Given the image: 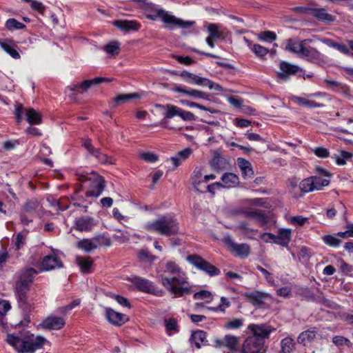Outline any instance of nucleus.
I'll return each instance as SVG.
<instances>
[{"mask_svg": "<svg viewBox=\"0 0 353 353\" xmlns=\"http://www.w3.org/2000/svg\"><path fill=\"white\" fill-rule=\"evenodd\" d=\"M237 164L241 169V174L243 179H250L254 176V170L251 163L244 158L239 157L237 159Z\"/></svg>", "mask_w": 353, "mask_h": 353, "instance_id": "nucleus-27", "label": "nucleus"}, {"mask_svg": "<svg viewBox=\"0 0 353 353\" xmlns=\"http://www.w3.org/2000/svg\"><path fill=\"white\" fill-rule=\"evenodd\" d=\"M313 152L319 158L325 159L330 157L329 150L324 147H316L313 150Z\"/></svg>", "mask_w": 353, "mask_h": 353, "instance_id": "nucleus-62", "label": "nucleus"}, {"mask_svg": "<svg viewBox=\"0 0 353 353\" xmlns=\"http://www.w3.org/2000/svg\"><path fill=\"white\" fill-rule=\"evenodd\" d=\"M39 207V202L35 199H27L19 214L21 223L28 226L33 221V218Z\"/></svg>", "mask_w": 353, "mask_h": 353, "instance_id": "nucleus-11", "label": "nucleus"}, {"mask_svg": "<svg viewBox=\"0 0 353 353\" xmlns=\"http://www.w3.org/2000/svg\"><path fill=\"white\" fill-rule=\"evenodd\" d=\"M280 353H290L295 348V342L290 336H287L281 341Z\"/></svg>", "mask_w": 353, "mask_h": 353, "instance_id": "nucleus-38", "label": "nucleus"}, {"mask_svg": "<svg viewBox=\"0 0 353 353\" xmlns=\"http://www.w3.org/2000/svg\"><path fill=\"white\" fill-rule=\"evenodd\" d=\"M277 38V36L274 32L266 30L264 32H261L259 34V39L261 41L272 42L275 41Z\"/></svg>", "mask_w": 353, "mask_h": 353, "instance_id": "nucleus-52", "label": "nucleus"}, {"mask_svg": "<svg viewBox=\"0 0 353 353\" xmlns=\"http://www.w3.org/2000/svg\"><path fill=\"white\" fill-rule=\"evenodd\" d=\"M26 244V236L22 232L17 234L14 239V247L16 250H19Z\"/></svg>", "mask_w": 353, "mask_h": 353, "instance_id": "nucleus-58", "label": "nucleus"}, {"mask_svg": "<svg viewBox=\"0 0 353 353\" xmlns=\"http://www.w3.org/2000/svg\"><path fill=\"white\" fill-rule=\"evenodd\" d=\"M140 157L145 161L148 163H155L159 160V156L154 152H144L141 153Z\"/></svg>", "mask_w": 353, "mask_h": 353, "instance_id": "nucleus-56", "label": "nucleus"}, {"mask_svg": "<svg viewBox=\"0 0 353 353\" xmlns=\"http://www.w3.org/2000/svg\"><path fill=\"white\" fill-rule=\"evenodd\" d=\"M316 330L315 327H312L299 334L297 338V342L303 345L305 342H311L316 338Z\"/></svg>", "mask_w": 353, "mask_h": 353, "instance_id": "nucleus-34", "label": "nucleus"}, {"mask_svg": "<svg viewBox=\"0 0 353 353\" xmlns=\"http://www.w3.org/2000/svg\"><path fill=\"white\" fill-rule=\"evenodd\" d=\"M312 179L314 181L315 190H316L323 189V187L328 185L330 183V179H323L320 176H315L312 177Z\"/></svg>", "mask_w": 353, "mask_h": 353, "instance_id": "nucleus-50", "label": "nucleus"}, {"mask_svg": "<svg viewBox=\"0 0 353 353\" xmlns=\"http://www.w3.org/2000/svg\"><path fill=\"white\" fill-rule=\"evenodd\" d=\"M261 237L265 242H269L271 240L276 245L288 248L292 240V230L290 228H279L276 235L270 232H265L261 234Z\"/></svg>", "mask_w": 353, "mask_h": 353, "instance_id": "nucleus-10", "label": "nucleus"}, {"mask_svg": "<svg viewBox=\"0 0 353 353\" xmlns=\"http://www.w3.org/2000/svg\"><path fill=\"white\" fill-rule=\"evenodd\" d=\"M280 70L281 72L278 74V76L281 78H284L287 75L297 73L299 70V68L288 62L281 61L280 63Z\"/></svg>", "mask_w": 353, "mask_h": 353, "instance_id": "nucleus-32", "label": "nucleus"}, {"mask_svg": "<svg viewBox=\"0 0 353 353\" xmlns=\"http://www.w3.org/2000/svg\"><path fill=\"white\" fill-rule=\"evenodd\" d=\"M75 263L79 268V270L84 274H91L93 270L94 260L90 256H76Z\"/></svg>", "mask_w": 353, "mask_h": 353, "instance_id": "nucleus-25", "label": "nucleus"}, {"mask_svg": "<svg viewBox=\"0 0 353 353\" xmlns=\"http://www.w3.org/2000/svg\"><path fill=\"white\" fill-rule=\"evenodd\" d=\"M180 76L186 83L192 85H203L204 80L205 78L199 77L193 73H190L188 71H183Z\"/></svg>", "mask_w": 353, "mask_h": 353, "instance_id": "nucleus-33", "label": "nucleus"}, {"mask_svg": "<svg viewBox=\"0 0 353 353\" xmlns=\"http://www.w3.org/2000/svg\"><path fill=\"white\" fill-rule=\"evenodd\" d=\"M193 298L195 300H205L210 302L212 300V294L208 290H201L194 294Z\"/></svg>", "mask_w": 353, "mask_h": 353, "instance_id": "nucleus-55", "label": "nucleus"}, {"mask_svg": "<svg viewBox=\"0 0 353 353\" xmlns=\"http://www.w3.org/2000/svg\"><path fill=\"white\" fill-rule=\"evenodd\" d=\"M94 225L93 218L88 216L80 217L75 221V228L79 231H90Z\"/></svg>", "mask_w": 353, "mask_h": 353, "instance_id": "nucleus-30", "label": "nucleus"}, {"mask_svg": "<svg viewBox=\"0 0 353 353\" xmlns=\"http://www.w3.org/2000/svg\"><path fill=\"white\" fill-rule=\"evenodd\" d=\"M1 48L14 59H20L21 56L17 51V44L12 39H6L4 41H0Z\"/></svg>", "mask_w": 353, "mask_h": 353, "instance_id": "nucleus-26", "label": "nucleus"}, {"mask_svg": "<svg viewBox=\"0 0 353 353\" xmlns=\"http://www.w3.org/2000/svg\"><path fill=\"white\" fill-rule=\"evenodd\" d=\"M104 51L109 54H118L120 50V45L118 41H111L104 46Z\"/></svg>", "mask_w": 353, "mask_h": 353, "instance_id": "nucleus-49", "label": "nucleus"}, {"mask_svg": "<svg viewBox=\"0 0 353 353\" xmlns=\"http://www.w3.org/2000/svg\"><path fill=\"white\" fill-rule=\"evenodd\" d=\"M41 326L47 330H59L64 327L65 321L63 317L57 316H49L41 323Z\"/></svg>", "mask_w": 353, "mask_h": 353, "instance_id": "nucleus-24", "label": "nucleus"}, {"mask_svg": "<svg viewBox=\"0 0 353 353\" xmlns=\"http://www.w3.org/2000/svg\"><path fill=\"white\" fill-rule=\"evenodd\" d=\"M165 107L167 111L165 114V118L171 119L175 116H179V108L172 104H167Z\"/></svg>", "mask_w": 353, "mask_h": 353, "instance_id": "nucleus-54", "label": "nucleus"}, {"mask_svg": "<svg viewBox=\"0 0 353 353\" xmlns=\"http://www.w3.org/2000/svg\"><path fill=\"white\" fill-rule=\"evenodd\" d=\"M137 3L139 8L143 10L148 19L156 21L157 19L168 26H178L183 28L191 27L194 23L191 21H183L170 14L169 12L159 7V6L148 0H133Z\"/></svg>", "mask_w": 353, "mask_h": 353, "instance_id": "nucleus-2", "label": "nucleus"}, {"mask_svg": "<svg viewBox=\"0 0 353 353\" xmlns=\"http://www.w3.org/2000/svg\"><path fill=\"white\" fill-rule=\"evenodd\" d=\"M144 229L150 232L171 236L179 233V222L171 215H162L158 219L147 222Z\"/></svg>", "mask_w": 353, "mask_h": 353, "instance_id": "nucleus-3", "label": "nucleus"}, {"mask_svg": "<svg viewBox=\"0 0 353 353\" xmlns=\"http://www.w3.org/2000/svg\"><path fill=\"white\" fill-rule=\"evenodd\" d=\"M165 271L172 274H179L181 272V269L176 262L170 261L165 264Z\"/></svg>", "mask_w": 353, "mask_h": 353, "instance_id": "nucleus-51", "label": "nucleus"}, {"mask_svg": "<svg viewBox=\"0 0 353 353\" xmlns=\"http://www.w3.org/2000/svg\"><path fill=\"white\" fill-rule=\"evenodd\" d=\"M93 241L95 244L98 246H110L111 245V239L105 234L96 235L93 238Z\"/></svg>", "mask_w": 353, "mask_h": 353, "instance_id": "nucleus-47", "label": "nucleus"}, {"mask_svg": "<svg viewBox=\"0 0 353 353\" xmlns=\"http://www.w3.org/2000/svg\"><path fill=\"white\" fill-rule=\"evenodd\" d=\"M332 341L333 344L338 347H341L343 346H347L349 347L352 346L351 341L347 338H346L343 336H339V335L334 336L332 338Z\"/></svg>", "mask_w": 353, "mask_h": 353, "instance_id": "nucleus-48", "label": "nucleus"}, {"mask_svg": "<svg viewBox=\"0 0 353 353\" xmlns=\"http://www.w3.org/2000/svg\"><path fill=\"white\" fill-rule=\"evenodd\" d=\"M139 261L151 264L157 259V257L152 254L147 248L141 249L137 255Z\"/></svg>", "mask_w": 353, "mask_h": 353, "instance_id": "nucleus-36", "label": "nucleus"}, {"mask_svg": "<svg viewBox=\"0 0 353 353\" xmlns=\"http://www.w3.org/2000/svg\"><path fill=\"white\" fill-rule=\"evenodd\" d=\"M305 40L300 43H297L292 39L288 40L285 49L290 52H294L297 54H301V49L304 48V43Z\"/></svg>", "mask_w": 353, "mask_h": 353, "instance_id": "nucleus-43", "label": "nucleus"}, {"mask_svg": "<svg viewBox=\"0 0 353 353\" xmlns=\"http://www.w3.org/2000/svg\"><path fill=\"white\" fill-rule=\"evenodd\" d=\"M26 26L14 18H10L5 23V28L11 32L26 28Z\"/></svg>", "mask_w": 353, "mask_h": 353, "instance_id": "nucleus-41", "label": "nucleus"}, {"mask_svg": "<svg viewBox=\"0 0 353 353\" xmlns=\"http://www.w3.org/2000/svg\"><path fill=\"white\" fill-rule=\"evenodd\" d=\"M299 188L301 192L307 193L315 190L314 181L312 177L302 180L299 183Z\"/></svg>", "mask_w": 353, "mask_h": 353, "instance_id": "nucleus-45", "label": "nucleus"}, {"mask_svg": "<svg viewBox=\"0 0 353 353\" xmlns=\"http://www.w3.org/2000/svg\"><path fill=\"white\" fill-rule=\"evenodd\" d=\"M202 86L208 87L210 90H215L217 92L223 91V88L221 85H219V83H216L207 78L205 79Z\"/></svg>", "mask_w": 353, "mask_h": 353, "instance_id": "nucleus-59", "label": "nucleus"}, {"mask_svg": "<svg viewBox=\"0 0 353 353\" xmlns=\"http://www.w3.org/2000/svg\"><path fill=\"white\" fill-rule=\"evenodd\" d=\"M39 272L33 268L21 270L14 285V295L18 306L25 314H29L34 308V303L28 298V292Z\"/></svg>", "mask_w": 353, "mask_h": 353, "instance_id": "nucleus-1", "label": "nucleus"}, {"mask_svg": "<svg viewBox=\"0 0 353 353\" xmlns=\"http://www.w3.org/2000/svg\"><path fill=\"white\" fill-rule=\"evenodd\" d=\"M310 16L321 22H332L334 21V17L327 12L324 8H312Z\"/></svg>", "mask_w": 353, "mask_h": 353, "instance_id": "nucleus-29", "label": "nucleus"}, {"mask_svg": "<svg viewBox=\"0 0 353 353\" xmlns=\"http://www.w3.org/2000/svg\"><path fill=\"white\" fill-rule=\"evenodd\" d=\"M264 344L260 339L248 336L239 349V353H265Z\"/></svg>", "mask_w": 353, "mask_h": 353, "instance_id": "nucleus-15", "label": "nucleus"}, {"mask_svg": "<svg viewBox=\"0 0 353 353\" xmlns=\"http://www.w3.org/2000/svg\"><path fill=\"white\" fill-rule=\"evenodd\" d=\"M30 3V7L33 10L37 11L39 14H44L46 11V7L41 2L37 0H32Z\"/></svg>", "mask_w": 353, "mask_h": 353, "instance_id": "nucleus-63", "label": "nucleus"}, {"mask_svg": "<svg viewBox=\"0 0 353 353\" xmlns=\"http://www.w3.org/2000/svg\"><path fill=\"white\" fill-rule=\"evenodd\" d=\"M125 280L130 282L137 291L157 296H162L163 295V290L159 288L154 282L146 278L132 275L131 276H128Z\"/></svg>", "mask_w": 353, "mask_h": 353, "instance_id": "nucleus-7", "label": "nucleus"}, {"mask_svg": "<svg viewBox=\"0 0 353 353\" xmlns=\"http://www.w3.org/2000/svg\"><path fill=\"white\" fill-rule=\"evenodd\" d=\"M243 325V319H232L228 321L225 327L228 330L239 329Z\"/></svg>", "mask_w": 353, "mask_h": 353, "instance_id": "nucleus-57", "label": "nucleus"}, {"mask_svg": "<svg viewBox=\"0 0 353 353\" xmlns=\"http://www.w3.org/2000/svg\"><path fill=\"white\" fill-rule=\"evenodd\" d=\"M77 248L86 252H90L97 248V245L95 244L92 239H83L77 243Z\"/></svg>", "mask_w": 353, "mask_h": 353, "instance_id": "nucleus-39", "label": "nucleus"}, {"mask_svg": "<svg viewBox=\"0 0 353 353\" xmlns=\"http://www.w3.org/2000/svg\"><path fill=\"white\" fill-rule=\"evenodd\" d=\"M105 317L110 323L116 326H121L129 321L125 314L117 312L110 307L105 308Z\"/></svg>", "mask_w": 353, "mask_h": 353, "instance_id": "nucleus-22", "label": "nucleus"}, {"mask_svg": "<svg viewBox=\"0 0 353 353\" xmlns=\"http://www.w3.org/2000/svg\"><path fill=\"white\" fill-rule=\"evenodd\" d=\"M208 32L210 33V37L215 39H219L222 35V33L219 30L217 26L214 23H210L209 25Z\"/></svg>", "mask_w": 353, "mask_h": 353, "instance_id": "nucleus-64", "label": "nucleus"}, {"mask_svg": "<svg viewBox=\"0 0 353 353\" xmlns=\"http://www.w3.org/2000/svg\"><path fill=\"white\" fill-rule=\"evenodd\" d=\"M192 183L194 188L198 190V186L203 183V168L196 167L191 176Z\"/></svg>", "mask_w": 353, "mask_h": 353, "instance_id": "nucleus-40", "label": "nucleus"}, {"mask_svg": "<svg viewBox=\"0 0 353 353\" xmlns=\"http://www.w3.org/2000/svg\"><path fill=\"white\" fill-rule=\"evenodd\" d=\"M248 329L252 332V338L260 339L265 344V339H269L270 334L274 330L270 325L266 324H250Z\"/></svg>", "mask_w": 353, "mask_h": 353, "instance_id": "nucleus-13", "label": "nucleus"}, {"mask_svg": "<svg viewBox=\"0 0 353 353\" xmlns=\"http://www.w3.org/2000/svg\"><path fill=\"white\" fill-rule=\"evenodd\" d=\"M352 157V153L345 150H340L339 154H334L332 156V159L335 161L336 165H343L346 163V161L350 160Z\"/></svg>", "mask_w": 353, "mask_h": 353, "instance_id": "nucleus-37", "label": "nucleus"}, {"mask_svg": "<svg viewBox=\"0 0 353 353\" xmlns=\"http://www.w3.org/2000/svg\"><path fill=\"white\" fill-rule=\"evenodd\" d=\"M64 266L61 258L54 252L43 257L40 270L42 272H49L55 269L63 268Z\"/></svg>", "mask_w": 353, "mask_h": 353, "instance_id": "nucleus-14", "label": "nucleus"}, {"mask_svg": "<svg viewBox=\"0 0 353 353\" xmlns=\"http://www.w3.org/2000/svg\"><path fill=\"white\" fill-rule=\"evenodd\" d=\"M321 239L325 245L332 248H338L342 243V241L337 238L336 234L323 235Z\"/></svg>", "mask_w": 353, "mask_h": 353, "instance_id": "nucleus-42", "label": "nucleus"}, {"mask_svg": "<svg viewBox=\"0 0 353 353\" xmlns=\"http://www.w3.org/2000/svg\"><path fill=\"white\" fill-rule=\"evenodd\" d=\"M77 179L82 187L88 188L85 193L87 197H99L105 187L104 178L94 172L77 174Z\"/></svg>", "mask_w": 353, "mask_h": 353, "instance_id": "nucleus-5", "label": "nucleus"}, {"mask_svg": "<svg viewBox=\"0 0 353 353\" xmlns=\"http://www.w3.org/2000/svg\"><path fill=\"white\" fill-rule=\"evenodd\" d=\"M6 341L19 353H34L43 347L47 340L42 336H34L32 334L30 336L21 339L9 334L7 336Z\"/></svg>", "mask_w": 353, "mask_h": 353, "instance_id": "nucleus-4", "label": "nucleus"}, {"mask_svg": "<svg viewBox=\"0 0 353 353\" xmlns=\"http://www.w3.org/2000/svg\"><path fill=\"white\" fill-rule=\"evenodd\" d=\"M249 46H250L252 52L253 53H254V54L257 57L261 58V59H263L269 52V50L267 48L262 46L259 44L256 43V44H253L252 46L249 45Z\"/></svg>", "mask_w": 353, "mask_h": 353, "instance_id": "nucleus-46", "label": "nucleus"}, {"mask_svg": "<svg viewBox=\"0 0 353 353\" xmlns=\"http://www.w3.org/2000/svg\"><path fill=\"white\" fill-rule=\"evenodd\" d=\"M24 112H26V119L29 124L39 125L41 123L42 116L40 112L34 108L24 109L21 103H17L15 105L14 115L18 123L22 121Z\"/></svg>", "mask_w": 353, "mask_h": 353, "instance_id": "nucleus-9", "label": "nucleus"}, {"mask_svg": "<svg viewBox=\"0 0 353 353\" xmlns=\"http://www.w3.org/2000/svg\"><path fill=\"white\" fill-rule=\"evenodd\" d=\"M165 328L167 331H174L176 332L179 331L177 321L174 318L165 320Z\"/></svg>", "mask_w": 353, "mask_h": 353, "instance_id": "nucleus-61", "label": "nucleus"}, {"mask_svg": "<svg viewBox=\"0 0 353 353\" xmlns=\"http://www.w3.org/2000/svg\"><path fill=\"white\" fill-rule=\"evenodd\" d=\"M230 305V303L228 299L224 296H222L221 298V303L216 307H209V310L214 312L221 311L224 312L225 308L228 307Z\"/></svg>", "mask_w": 353, "mask_h": 353, "instance_id": "nucleus-60", "label": "nucleus"}, {"mask_svg": "<svg viewBox=\"0 0 353 353\" xmlns=\"http://www.w3.org/2000/svg\"><path fill=\"white\" fill-rule=\"evenodd\" d=\"M215 343L219 347H225L232 353H239L240 347H239V338L237 336L226 334L223 339H216Z\"/></svg>", "mask_w": 353, "mask_h": 353, "instance_id": "nucleus-19", "label": "nucleus"}, {"mask_svg": "<svg viewBox=\"0 0 353 353\" xmlns=\"http://www.w3.org/2000/svg\"><path fill=\"white\" fill-rule=\"evenodd\" d=\"M227 244L230 252L240 259L247 258L250 253V247L247 243L239 244L229 239Z\"/></svg>", "mask_w": 353, "mask_h": 353, "instance_id": "nucleus-20", "label": "nucleus"}, {"mask_svg": "<svg viewBox=\"0 0 353 353\" xmlns=\"http://www.w3.org/2000/svg\"><path fill=\"white\" fill-rule=\"evenodd\" d=\"M112 24L119 30L125 32H138L141 28V23L137 20H114Z\"/></svg>", "mask_w": 353, "mask_h": 353, "instance_id": "nucleus-18", "label": "nucleus"}, {"mask_svg": "<svg viewBox=\"0 0 353 353\" xmlns=\"http://www.w3.org/2000/svg\"><path fill=\"white\" fill-rule=\"evenodd\" d=\"M186 260L197 270L204 272L211 277L218 276L221 274V270L219 268L196 254L188 255Z\"/></svg>", "mask_w": 353, "mask_h": 353, "instance_id": "nucleus-8", "label": "nucleus"}, {"mask_svg": "<svg viewBox=\"0 0 353 353\" xmlns=\"http://www.w3.org/2000/svg\"><path fill=\"white\" fill-rule=\"evenodd\" d=\"M172 90L175 92L183 94L186 96L190 97L194 99H206V100L209 99L208 94H207L204 92L200 91V90L189 88L185 85H175L172 88Z\"/></svg>", "mask_w": 353, "mask_h": 353, "instance_id": "nucleus-21", "label": "nucleus"}, {"mask_svg": "<svg viewBox=\"0 0 353 353\" xmlns=\"http://www.w3.org/2000/svg\"><path fill=\"white\" fill-rule=\"evenodd\" d=\"M82 146L86 149L88 153L94 157L99 163L103 165L114 164V159L112 157L108 156L101 152L100 148H96L92 145V141L90 139H82Z\"/></svg>", "mask_w": 353, "mask_h": 353, "instance_id": "nucleus-12", "label": "nucleus"}, {"mask_svg": "<svg viewBox=\"0 0 353 353\" xmlns=\"http://www.w3.org/2000/svg\"><path fill=\"white\" fill-rule=\"evenodd\" d=\"M221 182H215L213 183L212 185H210V188H212V186L216 185L217 188H226L230 189L232 188H234L237 186L239 183V176L232 172H225L221 176Z\"/></svg>", "mask_w": 353, "mask_h": 353, "instance_id": "nucleus-17", "label": "nucleus"}, {"mask_svg": "<svg viewBox=\"0 0 353 353\" xmlns=\"http://www.w3.org/2000/svg\"><path fill=\"white\" fill-rule=\"evenodd\" d=\"M113 239L119 243H124L130 240L128 232L121 230H117V233L113 235Z\"/></svg>", "mask_w": 353, "mask_h": 353, "instance_id": "nucleus-53", "label": "nucleus"}, {"mask_svg": "<svg viewBox=\"0 0 353 353\" xmlns=\"http://www.w3.org/2000/svg\"><path fill=\"white\" fill-rule=\"evenodd\" d=\"M160 281L167 290L177 296H183L192 292L189 282L183 277L173 276L169 278L161 276Z\"/></svg>", "mask_w": 353, "mask_h": 353, "instance_id": "nucleus-6", "label": "nucleus"}, {"mask_svg": "<svg viewBox=\"0 0 353 353\" xmlns=\"http://www.w3.org/2000/svg\"><path fill=\"white\" fill-rule=\"evenodd\" d=\"M139 98H140V95L136 92L129 94H120L114 98V101L117 105H122L128 101Z\"/></svg>", "mask_w": 353, "mask_h": 353, "instance_id": "nucleus-44", "label": "nucleus"}, {"mask_svg": "<svg viewBox=\"0 0 353 353\" xmlns=\"http://www.w3.org/2000/svg\"><path fill=\"white\" fill-rule=\"evenodd\" d=\"M110 79L105 77H95L92 79H86L81 83L72 84L67 89L75 93H83L92 85H99L103 82H109Z\"/></svg>", "mask_w": 353, "mask_h": 353, "instance_id": "nucleus-16", "label": "nucleus"}, {"mask_svg": "<svg viewBox=\"0 0 353 353\" xmlns=\"http://www.w3.org/2000/svg\"><path fill=\"white\" fill-rule=\"evenodd\" d=\"M300 56L306 58L307 61L313 63H318L321 60L322 54L314 48H307L304 46L301 49Z\"/></svg>", "mask_w": 353, "mask_h": 353, "instance_id": "nucleus-28", "label": "nucleus"}, {"mask_svg": "<svg viewBox=\"0 0 353 353\" xmlns=\"http://www.w3.org/2000/svg\"><path fill=\"white\" fill-rule=\"evenodd\" d=\"M190 340L191 343L194 344L197 349H200L201 343L203 345L208 343L207 332L203 330H196L192 332Z\"/></svg>", "mask_w": 353, "mask_h": 353, "instance_id": "nucleus-31", "label": "nucleus"}, {"mask_svg": "<svg viewBox=\"0 0 353 353\" xmlns=\"http://www.w3.org/2000/svg\"><path fill=\"white\" fill-rule=\"evenodd\" d=\"M270 296L268 293L254 291L245 294L246 299L252 305L256 307H263L265 305V300Z\"/></svg>", "mask_w": 353, "mask_h": 353, "instance_id": "nucleus-23", "label": "nucleus"}, {"mask_svg": "<svg viewBox=\"0 0 353 353\" xmlns=\"http://www.w3.org/2000/svg\"><path fill=\"white\" fill-rule=\"evenodd\" d=\"M294 101L301 106L307 107L308 108H323L325 106L323 103H317L313 100H308L301 97H294Z\"/></svg>", "mask_w": 353, "mask_h": 353, "instance_id": "nucleus-35", "label": "nucleus"}]
</instances>
